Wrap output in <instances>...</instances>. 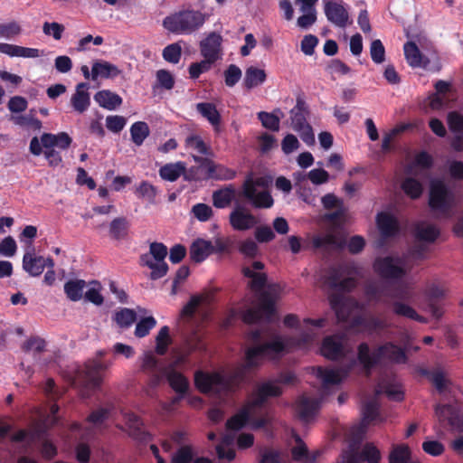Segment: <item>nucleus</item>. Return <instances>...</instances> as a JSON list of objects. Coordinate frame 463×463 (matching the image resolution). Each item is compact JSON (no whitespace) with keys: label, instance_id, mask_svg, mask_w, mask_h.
Masks as SVG:
<instances>
[{"label":"nucleus","instance_id":"aec40b11","mask_svg":"<svg viewBox=\"0 0 463 463\" xmlns=\"http://www.w3.org/2000/svg\"><path fill=\"white\" fill-rule=\"evenodd\" d=\"M129 436L141 443H147L153 439L152 435L143 429V421L135 413H128L126 416Z\"/></svg>","mask_w":463,"mask_h":463},{"label":"nucleus","instance_id":"8fccbe9b","mask_svg":"<svg viewBox=\"0 0 463 463\" xmlns=\"http://www.w3.org/2000/svg\"><path fill=\"white\" fill-rule=\"evenodd\" d=\"M384 393L390 400L402 402L404 399V392L397 383H388L380 385L376 390V395Z\"/></svg>","mask_w":463,"mask_h":463},{"label":"nucleus","instance_id":"09e8293b","mask_svg":"<svg viewBox=\"0 0 463 463\" xmlns=\"http://www.w3.org/2000/svg\"><path fill=\"white\" fill-rule=\"evenodd\" d=\"M329 304L332 309L335 312L337 319L345 321L348 315L345 312V299L341 293H332L328 296Z\"/></svg>","mask_w":463,"mask_h":463},{"label":"nucleus","instance_id":"20e7f679","mask_svg":"<svg viewBox=\"0 0 463 463\" xmlns=\"http://www.w3.org/2000/svg\"><path fill=\"white\" fill-rule=\"evenodd\" d=\"M167 256V247L162 242H152L149 246V253L140 256V265L146 266L151 269L149 278L157 280L165 277L169 269L168 264L165 261Z\"/></svg>","mask_w":463,"mask_h":463},{"label":"nucleus","instance_id":"a878e982","mask_svg":"<svg viewBox=\"0 0 463 463\" xmlns=\"http://www.w3.org/2000/svg\"><path fill=\"white\" fill-rule=\"evenodd\" d=\"M0 52L10 57L38 58L42 52L36 48H28L10 43H0Z\"/></svg>","mask_w":463,"mask_h":463},{"label":"nucleus","instance_id":"2f4dec72","mask_svg":"<svg viewBox=\"0 0 463 463\" xmlns=\"http://www.w3.org/2000/svg\"><path fill=\"white\" fill-rule=\"evenodd\" d=\"M120 70L109 61H96L91 69V79L97 80L98 77L109 79L115 78L120 74Z\"/></svg>","mask_w":463,"mask_h":463},{"label":"nucleus","instance_id":"052dcab7","mask_svg":"<svg viewBox=\"0 0 463 463\" xmlns=\"http://www.w3.org/2000/svg\"><path fill=\"white\" fill-rule=\"evenodd\" d=\"M156 325V321L153 317L142 318L136 326L135 335L139 338L145 337Z\"/></svg>","mask_w":463,"mask_h":463},{"label":"nucleus","instance_id":"4be33fe9","mask_svg":"<svg viewBox=\"0 0 463 463\" xmlns=\"http://www.w3.org/2000/svg\"><path fill=\"white\" fill-rule=\"evenodd\" d=\"M236 196V188L234 184H226L213 192V205L217 209H225L234 201Z\"/></svg>","mask_w":463,"mask_h":463},{"label":"nucleus","instance_id":"13d9d810","mask_svg":"<svg viewBox=\"0 0 463 463\" xmlns=\"http://www.w3.org/2000/svg\"><path fill=\"white\" fill-rule=\"evenodd\" d=\"M191 213L200 222H208L213 216V211L211 206L203 203L194 204L191 209Z\"/></svg>","mask_w":463,"mask_h":463},{"label":"nucleus","instance_id":"cd10ccee","mask_svg":"<svg viewBox=\"0 0 463 463\" xmlns=\"http://www.w3.org/2000/svg\"><path fill=\"white\" fill-rule=\"evenodd\" d=\"M213 254V242L203 239L195 240L190 246L191 260L196 263L203 261Z\"/></svg>","mask_w":463,"mask_h":463},{"label":"nucleus","instance_id":"c9c22d12","mask_svg":"<svg viewBox=\"0 0 463 463\" xmlns=\"http://www.w3.org/2000/svg\"><path fill=\"white\" fill-rule=\"evenodd\" d=\"M43 257L32 252H25L23 257V269L32 277H39L43 272Z\"/></svg>","mask_w":463,"mask_h":463},{"label":"nucleus","instance_id":"473e14b6","mask_svg":"<svg viewBox=\"0 0 463 463\" xmlns=\"http://www.w3.org/2000/svg\"><path fill=\"white\" fill-rule=\"evenodd\" d=\"M292 128L299 135L300 138L307 145L315 143V135L311 125L307 121V118H291Z\"/></svg>","mask_w":463,"mask_h":463},{"label":"nucleus","instance_id":"603ef678","mask_svg":"<svg viewBox=\"0 0 463 463\" xmlns=\"http://www.w3.org/2000/svg\"><path fill=\"white\" fill-rule=\"evenodd\" d=\"M131 139L137 146H141L149 135V128L146 122L137 121L130 128Z\"/></svg>","mask_w":463,"mask_h":463},{"label":"nucleus","instance_id":"ea45409f","mask_svg":"<svg viewBox=\"0 0 463 463\" xmlns=\"http://www.w3.org/2000/svg\"><path fill=\"white\" fill-rule=\"evenodd\" d=\"M256 308L260 310L261 317L265 320L269 321L271 319L276 311L275 300L269 292L264 291L259 298V305Z\"/></svg>","mask_w":463,"mask_h":463},{"label":"nucleus","instance_id":"9b49d317","mask_svg":"<svg viewBox=\"0 0 463 463\" xmlns=\"http://www.w3.org/2000/svg\"><path fill=\"white\" fill-rule=\"evenodd\" d=\"M241 195L249 201L254 208L268 209L272 207L274 200L268 191L257 193L251 182L244 181L241 186Z\"/></svg>","mask_w":463,"mask_h":463},{"label":"nucleus","instance_id":"ddd939ff","mask_svg":"<svg viewBox=\"0 0 463 463\" xmlns=\"http://www.w3.org/2000/svg\"><path fill=\"white\" fill-rule=\"evenodd\" d=\"M265 265L260 260L252 262L251 266H243L241 273L244 277L250 279L248 286L253 291H260L264 288L268 281V276L263 270Z\"/></svg>","mask_w":463,"mask_h":463},{"label":"nucleus","instance_id":"39448f33","mask_svg":"<svg viewBox=\"0 0 463 463\" xmlns=\"http://www.w3.org/2000/svg\"><path fill=\"white\" fill-rule=\"evenodd\" d=\"M402 258L392 256L379 257L373 262V270L382 279L386 280L398 281L404 278L407 270L402 267Z\"/></svg>","mask_w":463,"mask_h":463},{"label":"nucleus","instance_id":"0eeeda50","mask_svg":"<svg viewBox=\"0 0 463 463\" xmlns=\"http://www.w3.org/2000/svg\"><path fill=\"white\" fill-rule=\"evenodd\" d=\"M453 194L442 180H433L430 185L429 205L432 210L448 213L453 204Z\"/></svg>","mask_w":463,"mask_h":463},{"label":"nucleus","instance_id":"4468645a","mask_svg":"<svg viewBox=\"0 0 463 463\" xmlns=\"http://www.w3.org/2000/svg\"><path fill=\"white\" fill-rule=\"evenodd\" d=\"M435 413L439 420H447L452 430L463 434V415L451 404H437Z\"/></svg>","mask_w":463,"mask_h":463},{"label":"nucleus","instance_id":"e433bc0d","mask_svg":"<svg viewBox=\"0 0 463 463\" xmlns=\"http://www.w3.org/2000/svg\"><path fill=\"white\" fill-rule=\"evenodd\" d=\"M439 229L433 224H417L414 231L415 238L420 241L433 243L439 236Z\"/></svg>","mask_w":463,"mask_h":463},{"label":"nucleus","instance_id":"a19ab883","mask_svg":"<svg viewBox=\"0 0 463 463\" xmlns=\"http://www.w3.org/2000/svg\"><path fill=\"white\" fill-rule=\"evenodd\" d=\"M345 454H354L359 461H366L368 463H379L381 459L380 450L372 443H366L360 453L345 451Z\"/></svg>","mask_w":463,"mask_h":463},{"label":"nucleus","instance_id":"864d4df0","mask_svg":"<svg viewBox=\"0 0 463 463\" xmlns=\"http://www.w3.org/2000/svg\"><path fill=\"white\" fill-rule=\"evenodd\" d=\"M411 456V452L407 445H397L390 452L389 463H408Z\"/></svg>","mask_w":463,"mask_h":463},{"label":"nucleus","instance_id":"a18cd8bd","mask_svg":"<svg viewBox=\"0 0 463 463\" xmlns=\"http://www.w3.org/2000/svg\"><path fill=\"white\" fill-rule=\"evenodd\" d=\"M27 135L40 132L43 124L37 118H10Z\"/></svg>","mask_w":463,"mask_h":463},{"label":"nucleus","instance_id":"393cba45","mask_svg":"<svg viewBox=\"0 0 463 463\" xmlns=\"http://www.w3.org/2000/svg\"><path fill=\"white\" fill-rule=\"evenodd\" d=\"M379 410L380 404L375 398L363 403L361 409L362 421L357 427L361 433L364 432L368 425L379 417Z\"/></svg>","mask_w":463,"mask_h":463},{"label":"nucleus","instance_id":"7ed1b4c3","mask_svg":"<svg viewBox=\"0 0 463 463\" xmlns=\"http://www.w3.org/2000/svg\"><path fill=\"white\" fill-rule=\"evenodd\" d=\"M207 15L200 11L186 9L166 16L163 26L175 34H191L204 24Z\"/></svg>","mask_w":463,"mask_h":463},{"label":"nucleus","instance_id":"49530a36","mask_svg":"<svg viewBox=\"0 0 463 463\" xmlns=\"http://www.w3.org/2000/svg\"><path fill=\"white\" fill-rule=\"evenodd\" d=\"M354 322L356 325L363 326L369 331L383 330L389 327V323L386 319L373 316L366 318L357 317Z\"/></svg>","mask_w":463,"mask_h":463},{"label":"nucleus","instance_id":"4d7b16f0","mask_svg":"<svg viewBox=\"0 0 463 463\" xmlns=\"http://www.w3.org/2000/svg\"><path fill=\"white\" fill-rule=\"evenodd\" d=\"M23 32L21 24L16 21L0 24V37L12 39L19 36Z\"/></svg>","mask_w":463,"mask_h":463},{"label":"nucleus","instance_id":"58836bf2","mask_svg":"<svg viewBox=\"0 0 463 463\" xmlns=\"http://www.w3.org/2000/svg\"><path fill=\"white\" fill-rule=\"evenodd\" d=\"M86 282L83 279H69L64 284V293L71 301H79L83 296Z\"/></svg>","mask_w":463,"mask_h":463},{"label":"nucleus","instance_id":"a211bd4d","mask_svg":"<svg viewBox=\"0 0 463 463\" xmlns=\"http://www.w3.org/2000/svg\"><path fill=\"white\" fill-rule=\"evenodd\" d=\"M281 394L282 390L279 386L271 382H266L261 383L253 392V398L249 403L254 409L261 408L269 398L279 397Z\"/></svg>","mask_w":463,"mask_h":463},{"label":"nucleus","instance_id":"c85d7f7f","mask_svg":"<svg viewBox=\"0 0 463 463\" xmlns=\"http://www.w3.org/2000/svg\"><path fill=\"white\" fill-rule=\"evenodd\" d=\"M436 94L430 98V106L436 110L441 108L451 96V88L449 83L444 80H439L435 84Z\"/></svg>","mask_w":463,"mask_h":463},{"label":"nucleus","instance_id":"5fc2aeb1","mask_svg":"<svg viewBox=\"0 0 463 463\" xmlns=\"http://www.w3.org/2000/svg\"><path fill=\"white\" fill-rule=\"evenodd\" d=\"M318 378L322 380L323 388H327L329 385L338 384L342 381V377L338 371L333 369L318 368Z\"/></svg>","mask_w":463,"mask_h":463},{"label":"nucleus","instance_id":"f3484780","mask_svg":"<svg viewBox=\"0 0 463 463\" xmlns=\"http://www.w3.org/2000/svg\"><path fill=\"white\" fill-rule=\"evenodd\" d=\"M196 161H202V165L206 168L207 175L211 179L220 181H230L236 177L237 172L221 164H215L208 158H195Z\"/></svg>","mask_w":463,"mask_h":463},{"label":"nucleus","instance_id":"dca6fc26","mask_svg":"<svg viewBox=\"0 0 463 463\" xmlns=\"http://www.w3.org/2000/svg\"><path fill=\"white\" fill-rule=\"evenodd\" d=\"M222 37L213 32L200 42V52L203 58L215 62L221 57Z\"/></svg>","mask_w":463,"mask_h":463},{"label":"nucleus","instance_id":"7c9ffc66","mask_svg":"<svg viewBox=\"0 0 463 463\" xmlns=\"http://www.w3.org/2000/svg\"><path fill=\"white\" fill-rule=\"evenodd\" d=\"M129 228L130 223L126 217H117L109 225V235L114 241L125 240L128 236Z\"/></svg>","mask_w":463,"mask_h":463},{"label":"nucleus","instance_id":"6e6552de","mask_svg":"<svg viewBox=\"0 0 463 463\" xmlns=\"http://www.w3.org/2000/svg\"><path fill=\"white\" fill-rule=\"evenodd\" d=\"M403 50L405 58L411 67H422L430 71H439L441 69L439 57L435 53L430 57H426L414 42L406 43Z\"/></svg>","mask_w":463,"mask_h":463},{"label":"nucleus","instance_id":"1a4fd4ad","mask_svg":"<svg viewBox=\"0 0 463 463\" xmlns=\"http://www.w3.org/2000/svg\"><path fill=\"white\" fill-rule=\"evenodd\" d=\"M284 344L280 340H274L250 347L245 352V368L258 367L262 359L271 353H280L284 350Z\"/></svg>","mask_w":463,"mask_h":463},{"label":"nucleus","instance_id":"338daca9","mask_svg":"<svg viewBox=\"0 0 463 463\" xmlns=\"http://www.w3.org/2000/svg\"><path fill=\"white\" fill-rule=\"evenodd\" d=\"M239 251L247 258L253 259L259 252L257 243L250 238L242 241L239 245Z\"/></svg>","mask_w":463,"mask_h":463},{"label":"nucleus","instance_id":"de8ad7c7","mask_svg":"<svg viewBox=\"0 0 463 463\" xmlns=\"http://www.w3.org/2000/svg\"><path fill=\"white\" fill-rule=\"evenodd\" d=\"M114 320L121 328L130 327L137 320V313L135 310L123 307L114 314Z\"/></svg>","mask_w":463,"mask_h":463},{"label":"nucleus","instance_id":"f704fd0d","mask_svg":"<svg viewBox=\"0 0 463 463\" xmlns=\"http://www.w3.org/2000/svg\"><path fill=\"white\" fill-rule=\"evenodd\" d=\"M87 89V83L78 84L76 91L71 99V103L77 113H83L90 105V95L86 90Z\"/></svg>","mask_w":463,"mask_h":463},{"label":"nucleus","instance_id":"2eb2a0df","mask_svg":"<svg viewBox=\"0 0 463 463\" xmlns=\"http://www.w3.org/2000/svg\"><path fill=\"white\" fill-rule=\"evenodd\" d=\"M229 222L235 231H247L254 227L258 219L241 205H236L230 213Z\"/></svg>","mask_w":463,"mask_h":463},{"label":"nucleus","instance_id":"0e129e2a","mask_svg":"<svg viewBox=\"0 0 463 463\" xmlns=\"http://www.w3.org/2000/svg\"><path fill=\"white\" fill-rule=\"evenodd\" d=\"M181 55L182 48L177 43L167 45L163 51L164 59L172 63H178Z\"/></svg>","mask_w":463,"mask_h":463},{"label":"nucleus","instance_id":"6e6d98bb","mask_svg":"<svg viewBox=\"0 0 463 463\" xmlns=\"http://www.w3.org/2000/svg\"><path fill=\"white\" fill-rule=\"evenodd\" d=\"M402 189L411 199L419 198L423 191L420 182L413 177L406 178L402 184Z\"/></svg>","mask_w":463,"mask_h":463},{"label":"nucleus","instance_id":"5701e85b","mask_svg":"<svg viewBox=\"0 0 463 463\" xmlns=\"http://www.w3.org/2000/svg\"><path fill=\"white\" fill-rule=\"evenodd\" d=\"M312 247L315 250H321L325 252L329 251L331 249H343L345 241L339 239L334 233H326L323 235H315L312 238Z\"/></svg>","mask_w":463,"mask_h":463},{"label":"nucleus","instance_id":"412c9836","mask_svg":"<svg viewBox=\"0 0 463 463\" xmlns=\"http://www.w3.org/2000/svg\"><path fill=\"white\" fill-rule=\"evenodd\" d=\"M376 224L381 235L384 238L393 237L400 232L397 219L389 213H379L376 216Z\"/></svg>","mask_w":463,"mask_h":463},{"label":"nucleus","instance_id":"b1692460","mask_svg":"<svg viewBox=\"0 0 463 463\" xmlns=\"http://www.w3.org/2000/svg\"><path fill=\"white\" fill-rule=\"evenodd\" d=\"M411 128V124H400L392 128L390 131L386 132L383 135V140H382V151L384 154L395 152L399 149V145L397 143V137L402 133L405 132L409 128Z\"/></svg>","mask_w":463,"mask_h":463},{"label":"nucleus","instance_id":"f03ea898","mask_svg":"<svg viewBox=\"0 0 463 463\" xmlns=\"http://www.w3.org/2000/svg\"><path fill=\"white\" fill-rule=\"evenodd\" d=\"M194 385L202 393L232 392L239 385L237 373L224 375L219 372L207 373L198 370L194 373Z\"/></svg>","mask_w":463,"mask_h":463},{"label":"nucleus","instance_id":"9d476101","mask_svg":"<svg viewBox=\"0 0 463 463\" xmlns=\"http://www.w3.org/2000/svg\"><path fill=\"white\" fill-rule=\"evenodd\" d=\"M105 365L99 361H89L85 364V369L79 372L74 384H80L83 387L82 392L97 389L101 383V372Z\"/></svg>","mask_w":463,"mask_h":463},{"label":"nucleus","instance_id":"e2e57ef3","mask_svg":"<svg viewBox=\"0 0 463 463\" xmlns=\"http://www.w3.org/2000/svg\"><path fill=\"white\" fill-rule=\"evenodd\" d=\"M185 145L188 148L194 149L201 155H209V147L199 136L187 137Z\"/></svg>","mask_w":463,"mask_h":463},{"label":"nucleus","instance_id":"72a5a7b5","mask_svg":"<svg viewBox=\"0 0 463 463\" xmlns=\"http://www.w3.org/2000/svg\"><path fill=\"white\" fill-rule=\"evenodd\" d=\"M253 409L250 403L243 406L226 421L227 430L235 431L241 430L250 421V413Z\"/></svg>","mask_w":463,"mask_h":463},{"label":"nucleus","instance_id":"680f3d73","mask_svg":"<svg viewBox=\"0 0 463 463\" xmlns=\"http://www.w3.org/2000/svg\"><path fill=\"white\" fill-rule=\"evenodd\" d=\"M46 342L38 336L30 337L27 339L22 348L23 351L28 353L33 351L36 354L43 353L45 350Z\"/></svg>","mask_w":463,"mask_h":463},{"label":"nucleus","instance_id":"bb28decb","mask_svg":"<svg viewBox=\"0 0 463 463\" xmlns=\"http://www.w3.org/2000/svg\"><path fill=\"white\" fill-rule=\"evenodd\" d=\"M321 354L330 360H337L344 355L343 344L336 336H326L321 345Z\"/></svg>","mask_w":463,"mask_h":463},{"label":"nucleus","instance_id":"f8f14e48","mask_svg":"<svg viewBox=\"0 0 463 463\" xmlns=\"http://www.w3.org/2000/svg\"><path fill=\"white\" fill-rule=\"evenodd\" d=\"M445 295V289L436 284L430 285L425 291L427 309L437 320H439L445 312L444 304L441 302Z\"/></svg>","mask_w":463,"mask_h":463},{"label":"nucleus","instance_id":"79ce46f5","mask_svg":"<svg viewBox=\"0 0 463 463\" xmlns=\"http://www.w3.org/2000/svg\"><path fill=\"white\" fill-rule=\"evenodd\" d=\"M167 381L171 388L179 394H186L189 389L188 379L177 371H171L167 374Z\"/></svg>","mask_w":463,"mask_h":463},{"label":"nucleus","instance_id":"f257e3e1","mask_svg":"<svg viewBox=\"0 0 463 463\" xmlns=\"http://www.w3.org/2000/svg\"><path fill=\"white\" fill-rule=\"evenodd\" d=\"M357 359L364 370L370 372L384 359L392 364H406L408 356L404 348L392 342H387L378 346L372 354L367 343L363 342L357 348Z\"/></svg>","mask_w":463,"mask_h":463},{"label":"nucleus","instance_id":"423d86ee","mask_svg":"<svg viewBox=\"0 0 463 463\" xmlns=\"http://www.w3.org/2000/svg\"><path fill=\"white\" fill-rule=\"evenodd\" d=\"M72 143V138L66 132L58 134L43 133L41 139L34 136L30 142L29 150L33 156L43 154V148L58 147L61 150L68 149Z\"/></svg>","mask_w":463,"mask_h":463},{"label":"nucleus","instance_id":"6ab92c4d","mask_svg":"<svg viewBox=\"0 0 463 463\" xmlns=\"http://www.w3.org/2000/svg\"><path fill=\"white\" fill-rule=\"evenodd\" d=\"M325 14L329 22L338 27L344 28L349 23L347 10L338 3L331 1L326 2Z\"/></svg>","mask_w":463,"mask_h":463},{"label":"nucleus","instance_id":"37998d69","mask_svg":"<svg viewBox=\"0 0 463 463\" xmlns=\"http://www.w3.org/2000/svg\"><path fill=\"white\" fill-rule=\"evenodd\" d=\"M266 80L264 70L250 66L245 71L244 85L247 89L255 88L262 84Z\"/></svg>","mask_w":463,"mask_h":463},{"label":"nucleus","instance_id":"c756f323","mask_svg":"<svg viewBox=\"0 0 463 463\" xmlns=\"http://www.w3.org/2000/svg\"><path fill=\"white\" fill-rule=\"evenodd\" d=\"M319 409V402L316 399L302 397L297 404L298 418L305 422L311 420Z\"/></svg>","mask_w":463,"mask_h":463},{"label":"nucleus","instance_id":"4c0bfd02","mask_svg":"<svg viewBox=\"0 0 463 463\" xmlns=\"http://www.w3.org/2000/svg\"><path fill=\"white\" fill-rule=\"evenodd\" d=\"M94 100L109 110H113L122 104V99L110 90H100L94 96Z\"/></svg>","mask_w":463,"mask_h":463},{"label":"nucleus","instance_id":"3c124183","mask_svg":"<svg viewBox=\"0 0 463 463\" xmlns=\"http://www.w3.org/2000/svg\"><path fill=\"white\" fill-rule=\"evenodd\" d=\"M169 331V327L167 326H164L160 328L156 337V353L159 355L165 354L168 346L172 344Z\"/></svg>","mask_w":463,"mask_h":463},{"label":"nucleus","instance_id":"c03bdc74","mask_svg":"<svg viewBox=\"0 0 463 463\" xmlns=\"http://www.w3.org/2000/svg\"><path fill=\"white\" fill-rule=\"evenodd\" d=\"M185 172V167L183 163L178 162L176 164H166L162 166L159 170V175L162 179L175 182L181 175Z\"/></svg>","mask_w":463,"mask_h":463},{"label":"nucleus","instance_id":"bf43d9fd","mask_svg":"<svg viewBox=\"0 0 463 463\" xmlns=\"http://www.w3.org/2000/svg\"><path fill=\"white\" fill-rule=\"evenodd\" d=\"M136 194L140 198H146L150 203H154L157 194L156 188L147 181H142L136 189Z\"/></svg>","mask_w":463,"mask_h":463},{"label":"nucleus","instance_id":"69168bd1","mask_svg":"<svg viewBox=\"0 0 463 463\" xmlns=\"http://www.w3.org/2000/svg\"><path fill=\"white\" fill-rule=\"evenodd\" d=\"M203 298L201 296L194 295L190 298L189 301L183 307L181 310V317H193L196 309L201 305Z\"/></svg>","mask_w":463,"mask_h":463},{"label":"nucleus","instance_id":"774afa93","mask_svg":"<svg viewBox=\"0 0 463 463\" xmlns=\"http://www.w3.org/2000/svg\"><path fill=\"white\" fill-rule=\"evenodd\" d=\"M193 450L189 446H183L174 454L171 463H192Z\"/></svg>","mask_w":463,"mask_h":463}]
</instances>
